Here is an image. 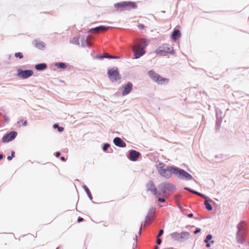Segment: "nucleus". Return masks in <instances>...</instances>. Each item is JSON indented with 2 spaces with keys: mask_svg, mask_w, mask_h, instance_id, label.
<instances>
[{
  "mask_svg": "<svg viewBox=\"0 0 249 249\" xmlns=\"http://www.w3.org/2000/svg\"><path fill=\"white\" fill-rule=\"evenodd\" d=\"M200 229H197L195 231H194V233L195 234H197V233L199 232L200 231Z\"/></svg>",
  "mask_w": 249,
  "mask_h": 249,
  "instance_id": "a19ab883",
  "label": "nucleus"
},
{
  "mask_svg": "<svg viewBox=\"0 0 249 249\" xmlns=\"http://www.w3.org/2000/svg\"><path fill=\"white\" fill-rule=\"evenodd\" d=\"M152 213L153 212L152 210L149 211L147 216H146V221H148L149 219H150V216L152 214Z\"/></svg>",
  "mask_w": 249,
  "mask_h": 249,
  "instance_id": "7c9ffc66",
  "label": "nucleus"
},
{
  "mask_svg": "<svg viewBox=\"0 0 249 249\" xmlns=\"http://www.w3.org/2000/svg\"><path fill=\"white\" fill-rule=\"evenodd\" d=\"M185 189L187 190V191H189V192H190L191 193H192V191H193L192 190H191V189H190L189 188H185Z\"/></svg>",
  "mask_w": 249,
  "mask_h": 249,
  "instance_id": "49530a36",
  "label": "nucleus"
},
{
  "mask_svg": "<svg viewBox=\"0 0 249 249\" xmlns=\"http://www.w3.org/2000/svg\"><path fill=\"white\" fill-rule=\"evenodd\" d=\"M15 56L16 57H18L20 59L23 58V54L21 53L20 52L15 53Z\"/></svg>",
  "mask_w": 249,
  "mask_h": 249,
  "instance_id": "c756f323",
  "label": "nucleus"
},
{
  "mask_svg": "<svg viewBox=\"0 0 249 249\" xmlns=\"http://www.w3.org/2000/svg\"><path fill=\"white\" fill-rule=\"evenodd\" d=\"M33 75L32 70H22L18 69L17 71V76L21 79H27Z\"/></svg>",
  "mask_w": 249,
  "mask_h": 249,
  "instance_id": "1a4fd4ad",
  "label": "nucleus"
},
{
  "mask_svg": "<svg viewBox=\"0 0 249 249\" xmlns=\"http://www.w3.org/2000/svg\"><path fill=\"white\" fill-rule=\"evenodd\" d=\"M147 45L146 40L142 39L138 41L132 47V50L135 59H138L145 53V49Z\"/></svg>",
  "mask_w": 249,
  "mask_h": 249,
  "instance_id": "f257e3e1",
  "label": "nucleus"
},
{
  "mask_svg": "<svg viewBox=\"0 0 249 249\" xmlns=\"http://www.w3.org/2000/svg\"><path fill=\"white\" fill-rule=\"evenodd\" d=\"M47 68V65L45 63H40L35 66V69L37 71H43Z\"/></svg>",
  "mask_w": 249,
  "mask_h": 249,
  "instance_id": "4be33fe9",
  "label": "nucleus"
},
{
  "mask_svg": "<svg viewBox=\"0 0 249 249\" xmlns=\"http://www.w3.org/2000/svg\"><path fill=\"white\" fill-rule=\"evenodd\" d=\"M87 195L88 196L89 198L91 200L92 199V196H91V194L90 193V192L89 193V194H87Z\"/></svg>",
  "mask_w": 249,
  "mask_h": 249,
  "instance_id": "ea45409f",
  "label": "nucleus"
},
{
  "mask_svg": "<svg viewBox=\"0 0 249 249\" xmlns=\"http://www.w3.org/2000/svg\"><path fill=\"white\" fill-rule=\"evenodd\" d=\"M148 75L153 82L160 85H166L169 82V78L162 77L154 70L149 71Z\"/></svg>",
  "mask_w": 249,
  "mask_h": 249,
  "instance_id": "7ed1b4c3",
  "label": "nucleus"
},
{
  "mask_svg": "<svg viewBox=\"0 0 249 249\" xmlns=\"http://www.w3.org/2000/svg\"><path fill=\"white\" fill-rule=\"evenodd\" d=\"M181 36V33L178 30H174L171 36V38L174 41L180 37Z\"/></svg>",
  "mask_w": 249,
  "mask_h": 249,
  "instance_id": "6ab92c4d",
  "label": "nucleus"
},
{
  "mask_svg": "<svg viewBox=\"0 0 249 249\" xmlns=\"http://www.w3.org/2000/svg\"><path fill=\"white\" fill-rule=\"evenodd\" d=\"M55 65L57 68L60 69H65L66 67V65L63 62L57 63Z\"/></svg>",
  "mask_w": 249,
  "mask_h": 249,
  "instance_id": "393cba45",
  "label": "nucleus"
},
{
  "mask_svg": "<svg viewBox=\"0 0 249 249\" xmlns=\"http://www.w3.org/2000/svg\"><path fill=\"white\" fill-rule=\"evenodd\" d=\"M244 234L243 232H237L236 234V240L238 243L242 244L244 242Z\"/></svg>",
  "mask_w": 249,
  "mask_h": 249,
  "instance_id": "a211bd4d",
  "label": "nucleus"
},
{
  "mask_svg": "<svg viewBox=\"0 0 249 249\" xmlns=\"http://www.w3.org/2000/svg\"><path fill=\"white\" fill-rule=\"evenodd\" d=\"M11 154H12V157L8 156L7 157V160H11L12 159V158L14 157L15 152L12 151Z\"/></svg>",
  "mask_w": 249,
  "mask_h": 249,
  "instance_id": "c9c22d12",
  "label": "nucleus"
},
{
  "mask_svg": "<svg viewBox=\"0 0 249 249\" xmlns=\"http://www.w3.org/2000/svg\"><path fill=\"white\" fill-rule=\"evenodd\" d=\"M140 156V153L135 150H131L129 154V159L131 161H136Z\"/></svg>",
  "mask_w": 249,
  "mask_h": 249,
  "instance_id": "f3484780",
  "label": "nucleus"
},
{
  "mask_svg": "<svg viewBox=\"0 0 249 249\" xmlns=\"http://www.w3.org/2000/svg\"><path fill=\"white\" fill-rule=\"evenodd\" d=\"M61 160L63 161H66V159H65V158L64 157H61Z\"/></svg>",
  "mask_w": 249,
  "mask_h": 249,
  "instance_id": "8fccbe9b",
  "label": "nucleus"
},
{
  "mask_svg": "<svg viewBox=\"0 0 249 249\" xmlns=\"http://www.w3.org/2000/svg\"><path fill=\"white\" fill-rule=\"evenodd\" d=\"M83 218H81V217H79V218L78 219V222H80L82 221H83Z\"/></svg>",
  "mask_w": 249,
  "mask_h": 249,
  "instance_id": "de8ad7c7",
  "label": "nucleus"
},
{
  "mask_svg": "<svg viewBox=\"0 0 249 249\" xmlns=\"http://www.w3.org/2000/svg\"><path fill=\"white\" fill-rule=\"evenodd\" d=\"M155 249H158V247L156 246Z\"/></svg>",
  "mask_w": 249,
  "mask_h": 249,
  "instance_id": "864d4df0",
  "label": "nucleus"
},
{
  "mask_svg": "<svg viewBox=\"0 0 249 249\" xmlns=\"http://www.w3.org/2000/svg\"><path fill=\"white\" fill-rule=\"evenodd\" d=\"M146 188L148 191H150L153 195L158 196V191L152 181H149L146 184Z\"/></svg>",
  "mask_w": 249,
  "mask_h": 249,
  "instance_id": "f8f14e48",
  "label": "nucleus"
},
{
  "mask_svg": "<svg viewBox=\"0 0 249 249\" xmlns=\"http://www.w3.org/2000/svg\"><path fill=\"white\" fill-rule=\"evenodd\" d=\"M171 238L176 241H180V233L174 232L170 234Z\"/></svg>",
  "mask_w": 249,
  "mask_h": 249,
  "instance_id": "aec40b11",
  "label": "nucleus"
},
{
  "mask_svg": "<svg viewBox=\"0 0 249 249\" xmlns=\"http://www.w3.org/2000/svg\"><path fill=\"white\" fill-rule=\"evenodd\" d=\"M155 53L160 56H167L169 54H173L174 50L169 44H164L158 47Z\"/></svg>",
  "mask_w": 249,
  "mask_h": 249,
  "instance_id": "20e7f679",
  "label": "nucleus"
},
{
  "mask_svg": "<svg viewBox=\"0 0 249 249\" xmlns=\"http://www.w3.org/2000/svg\"><path fill=\"white\" fill-rule=\"evenodd\" d=\"M60 155V153L59 152H56L55 153V156L56 157H59Z\"/></svg>",
  "mask_w": 249,
  "mask_h": 249,
  "instance_id": "c03bdc74",
  "label": "nucleus"
},
{
  "mask_svg": "<svg viewBox=\"0 0 249 249\" xmlns=\"http://www.w3.org/2000/svg\"><path fill=\"white\" fill-rule=\"evenodd\" d=\"M244 223V221H242L238 224V225H237L238 231L237 232H242V230L243 228V225Z\"/></svg>",
  "mask_w": 249,
  "mask_h": 249,
  "instance_id": "bb28decb",
  "label": "nucleus"
},
{
  "mask_svg": "<svg viewBox=\"0 0 249 249\" xmlns=\"http://www.w3.org/2000/svg\"><path fill=\"white\" fill-rule=\"evenodd\" d=\"M212 235L211 234H208L206 236V238L204 240V242H209L210 241V242L212 243V244H213L214 243V241L212 240Z\"/></svg>",
  "mask_w": 249,
  "mask_h": 249,
  "instance_id": "b1692460",
  "label": "nucleus"
},
{
  "mask_svg": "<svg viewBox=\"0 0 249 249\" xmlns=\"http://www.w3.org/2000/svg\"><path fill=\"white\" fill-rule=\"evenodd\" d=\"M132 88L133 84L130 82L123 85L121 88L122 95L124 96L129 94L132 90Z\"/></svg>",
  "mask_w": 249,
  "mask_h": 249,
  "instance_id": "9d476101",
  "label": "nucleus"
},
{
  "mask_svg": "<svg viewBox=\"0 0 249 249\" xmlns=\"http://www.w3.org/2000/svg\"><path fill=\"white\" fill-rule=\"evenodd\" d=\"M174 188V186L172 184L168 182L161 183L158 186L159 191L158 196L165 194L167 191H173Z\"/></svg>",
  "mask_w": 249,
  "mask_h": 249,
  "instance_id": "0eeeda50",
  "label": "nucleus"
},
{
  "mask_svg": "<svg viewBox=\"0 0 249 249\" xmlns=\"http://www.w3.org/2000/svg\"><path fill=\"white\" fill-rule=\"evenodd\" d=\"M188 216L189 217H193V214L192 213H190V214H189L188 215Z\"/></svg>",
  "mask_w": 249,
  "mask_h": 249,
  "instance_id": "3c124183",
  "label": "nucleus"
},
{
  "mask_svg": "<svg viewBox=\"0 0 249 249\" xmlns=\"http://www.w3.org/2000/svg\"><path fill=\"white\" fill-rule=\"evenodd\" d=\"M33 44L36 48L39 50H44L46 46V44L44 42L38 40H35Z\"/></svg>",
  "mask_w": 249,
  "mask_h": 249,
  "instance_id": "4468645a",
  "label": "nucleus"
},
{
  "mask_svg": "<svg viewBox=\"0 0 249 249\" xmlns=\"http://www.w3.org/2000/svg\"><path fill=\"white\" fill-rule=\"evenodd\" d=\"M108 27H105L104 26H100L99 27H97L94 28H92L89 30L87 33H99L100 32L104 31L105 30H108Z\"/></svg>",
  "mask_w": 249,
  "mask_h": 249,
  "instance_id": "2eb2a0df",
  "label": "nucleus"
},
{
  "mask_svg": "<svg viewBox=\"0 0 249 249\" xmlns=\"http://www.w3.org/2000/svg\"><path fill=\"white\" fill-rule=\"evenodd\" d=\"M190 236V233L187 231H183L180 233V241L188 239Z\"/></svg>",
  "mask_w": 249,
  "mask_h": 249,
  "instance_id": "412c9836",
  "label": "nucleus"
},
{
  "mask_svg": "<svg viewBox=\"0 0 249 249\" xmlns=\"http://www.w3.org/2000/svg\"><path fill=\"white\" fill-rule=\"evenodd\" d=\"M107 74L109 79L112 82H115L121 79V76L119 74L117 68H112L108 71Z\"/></svg>",
  "mask_w": 249,
  "mask_h": 249,
  "instance_id": "6e6552de",
  "label": "nucleus"
},
{
  "mask_svg": "<svg viewBox=\"0 0 249 249\" xmlns=\"http://www.w3.org/2000/svg\"><path fill=\"white\" fill-rule=\"evenodd\" d=\"M83 188L85 190V191H86L87 194H89L90 191H89V188L86 185H83Z\"/></svg>",
  "mask_w": 249,
  "mask_h": 249,
  "instance_id": "f704fd0d",
  "label": "nucleus"
},
{
  "mask_svg": "<svg viewBox=\"0 0 249 249\" xmlns=\"http://www.w3.org/2000/svg\"><path fill=\"white\" fill-rule=\"evenodd\" d=\"M163 230H160L157 236V238H159L160 236H161V235L163 234Z\"/></svg>",
  "mask_w": 249,
  "mask_h": 249,
  "instance_id": "e433bc0d",
  "label": "nucleus"
},
{
  "mask_svg": "<svg viewBox=\"0 0 249 249\" xmlns=\"http://www.w3.org/2000/svg\"><path fill=\"white\" fill-rule=\"evenodd\" d=\"M161 243V240H160V239L159 238H157V243L158 244V245H160Z\"/></svg>",
  "mask_w": 249,
  "mask_h": 249,
  "instance_id": "58836bf2",
  "label": "nucleus"
},
{
  "mask_svg": "<svg viewBox=\"0 0 249 249\" xmlns=\"http://www.w3.org/2000/svg\"><path fill=\"white\" fill-rule=\"evenodd\" d=\"M83 188L85 190V191H86L87 194H89L90 191H89V188L86 185H83Z\"/></svg>",
  "mask_w": 249,
  "mask_h": 249,
  "instance_id": "72a5a7b5",
  "label": "nucleus"
},
{
  "mask_svg": "<svg viewBox=\"0 0 249 249\" xmlns=\"http://www.w3.org/2000/svg\"><path fill=\"white\" fill-rule=\"evenodd\" d=\"M110 146V145L108 143H106L103 147V150L105 151H106Z\"/></svg>",
  "mask_w": 249,
  "mask_h": 249,
  "instance_id": "2f4dec72",
  "label": "nucleus"
},
{
  "mask_svg": "<svg viewBox=\"0 0 249 249\" xmlns=\"http://www.w3.org/2000/svg\"><path fill=\"white\" fill-rule=\"evenodd\" d=\"M114 6L120 11L129 10L131 9H135L137 7L136 3L133 1H126L115 3Z\"/></svg>",
  "mask_w": 249,
  "mask_h": 249,
  "instance_id": "39448f33",
  "label": "nucleus"
},
{
  "mask_svg": "<svg viewBox=\"0 0 249 249\" xmlns=\"http://www.w3.org/2000/svg\"><path fill=\"white\" fill-rule=\"evenodd\" d=\"M71 43L74 44H79V38L78 37H74L71 40Z\"/></svg>",
  "mask_w": 249,
  "mask_h": 249,
  "instance_id": "cd10ccee",
  "label": "nucleus"
},
{
  "mask_svg": "<svg viewBox=\"0 0 249 249\" xmlns=\"http://www.w3.org/2000/svg\"><path fill=\"white\" fill-rule=\"evenodd\" d=\"M53 127L55 128H57L59 132L63 131L64 128L62 127H59L58 124H55L53 125Z\"/></svg>",
  "mask_w": 249,
  "mask_h": 249,
  "instance_id": "c85d7f7f",
  "label": "nucleus"
},
{
  "mask_svg": "<svg viewBox=\"0 0 249 249\" xmlns=\"http://www.w3.org/2000/svg\"><path fill=\"white\" fill-rule=\"evenodd\" d=\"M206 245V246L207 248H209L210 247V244L209 242H205Z\"/></svg>",
  "mask_w": 249,
  "mask_h": 249,
  "instance_id": "a18cd8bd",
  "label": "nucleus"
},
{
  "mask_svg": "<svg viewBox=\"0 0 249 249\" xmlns=\"http://www.w3.org/2000/svg\"><path fill=\"white\" fill-rule=\"evenodd\" d=\"M99 58L102 59L103 58H112V59H118L119 58V57L116 56H112L109 55L108 54H106L105 55H102L98 57Z\"/></svg>",
  "mask_w": 249,
  "mask_h": 249,
  "instance_id": "5701e85b",
  "label": "nucleus"
},
{
  "mask_svg": "<svg viewBox=\"0 0 249 249\" xmlns=\"http://www.w3.org/2000/svg\"><path fill=\"white\" fill-rule=\"evenodd\" d=\"M3 158V156L1 154H0V160H1Z\"/></svg>",
  "mask_w": 249,
  "mask_h": 249,
  "instance_id": "603ef678",
  "label": "nucleus"
},
{
  "mask_svg": "<svg viewBox=\"0 0 249 249\" xmlns=\"http://www.w3.org/2000/svg\"><path fill=\"white\" fill-rule=\"evenodd\" d=\"M197 195H198V196H200L202 197L203 198H205V199H206V198H207V196H205L204 195L202 194H201V193H198V194H197Z\"/></svg>",
  "mask_w": 249,
  "mask_h": 249,
  "instance_id": "4c0bfd02",
  "label": "nucleus"
},
{
  "mask_svg": "<svg viewBox=\"0 0 249 249\" xmlns=\"http://www.w3.org/2000/svg\"><path fill=\"white\" fill-rule=\"evenodd\" d=\"M159 174L163 178H169L174 175L175 166H168L162 162H160L156 165Z\"/></svg>",
  "mask_w": 249,
  "mask_h": 249,
  "instance_id": "f03ea898",
  "label": "nucleus"
},
{
  "mask_svg": "<svg viewBox=\"0 0 249 249\" xmlns=\"http://www.w3.org/2000/svg\"><path fill=\"white\" fill-rule=\"evenodd\" d=\"M113 142L114 144L118 147H125L126 146L125 143L120 138H115Z\"/></svg>",
  "mask_w": 249,
  "mask_h": 249,
  "instance_id": "dca6fc26",
  "label": "nucleus"
},
{
  "mask_svg": "<svg viewBox=\"0 0 249 249\" xmlns=\"http://www.w3.org/2000/svg\"><path fill=\"white\" fill-rule=\"evenodd\" d=\"M192 193H194V194H196V195H197V194H198V192H196V191H194V190H193V191H192Z\"/></svg>",
  "mask_w": 249,
  "mask_h": 249,
  "instance_id": "09e8293b",
  "label": "nucleus"
},
{
  "mask_svg": "<svg viewBox=\"0 0 249 249\" xmlns=\"http://www.w3.org/2000/svg\"><path fill=\"white\" fill-rule=\"evenodd\" d=\"M17 133L15 131H12L9 133L4 136L2 139V141L3 142H7L13 140L17 136Z\"/></svg>",
  "mask_w": 249,
  "mask_h": 249,
  "instance_id": "9b49d317",
  "label": "nucleus"
},
{
  "mask_svg": "<svg viewBox=\"0 0 249 249\" xmlns=\"http://www.w3.org/2000/svg\"><path fill=\"white\" fill-rule=\"evenodd\" d=\"M204 205L208 210L212 211L213 210V207L210 204V203H209L207 199L204 202Z\"/></svg>",
  "mask_w": 249,
  "mask_h": 249,
  "instance_id": "a878e982",
  "label": "nucleus"
},
{
  "mask_svg": "<svg viewBox=\"0 0 249 249\" xmlns=\"http://www.w3.org/2000/svg\"><path fill=\"white\" fill-rule=\"evenodd\" d=\"M138 27L140 29H142L144 27V25L142 24H140L138 25Z\"/></svg>",
  "mask_w": 249,
  "mask_h": 249,
  "instance_id": "37998d69",
  "label": "nucleus"
},
{
  "mask_svg": "<svg viewBox=\"0 0 249 249\" xmlns=\"http://www.w3.org/2000/svg\"><path fill=\"white\" fill-rule=\"evenodd\" d=\"M158 200L161 202H164L165 201V199L163 198H159Z\"/></svg>",
  "mask_w": 249,
  "mask_h": 249,
  "instance_id": "79ce46f5",
  "label": "nucleus"
},
{
  "mask_svg": "<svg viewBox=\"0 0 249 249\" xmlns=\"http://www.w3.org/2000/svg\"><path fill=\"white\" fill-rule=\"evenodd\" d=\"M90 36H83L81 38V46L82 47H87L90 46L91 43L89 41Z\"/></svg>",
  "mask_w": 249,
  "mask_h": 249,
  "instance_id": "ddd939ff",
  "label": "nucleus"
},
{
  "mask_svg": "<svg viewBox=\"0 0 249 249\" xmlns=\"http://www.w3.org/2000/svg\"><path fill=\"white\" fill-rule=\"evenodd\" d=\"M18 124H22V125L26 126L27 125V122L26 121L20 120L18 122Z\"/></svg>",
  "mask_w": 249,
  "mask_h": 249,
  "instance_id": "473e14b6",
  "label": "nucleus"
},
{
  "mask_svg": "<svg viewBox=\"0 0 249 249\" xmlns=\"http://www.w3.org/2000/svg\"><path fill=\"white\" fill-rule=\"evenodd\" d=\"M176 177L184 180H189L193 179V177L185 170L175 167L174 175Z\"/></svg>",
  "mask_w": 249,
  "mask_h": 249,
  "instance_id": "423d86ee",
  "label": "nucleus"
}]
</instances>
